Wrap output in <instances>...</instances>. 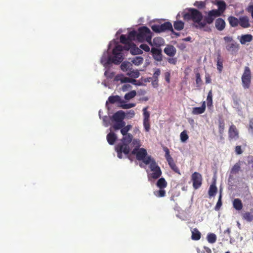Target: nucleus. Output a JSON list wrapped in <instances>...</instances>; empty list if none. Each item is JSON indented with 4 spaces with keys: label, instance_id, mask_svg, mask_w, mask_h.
Instances as JSON below:
<instances>
[{
    "label": "nucleus",
    "instance_id": "obj_42",
    "mask_svg": "<svg viewBox=\"0 0 253 253\" xmlns=\"http://www.w3.org/2000/svg\"><path fill=\"white\" fill-rule=\"evenodd\" d=\"M147 107L143 109V121H149L150 120V113L147 111Z\"/></svg>",
    "mask_w": 253,
    "mask_h": 253
},
{
    "label": "nucleus",
    "instance_id": "obj_64",
    "mask_svg": "<svg viewBox=\"0 0 253 253\" xmlns=\"http://www.w3.org/2000/svg\"><path fill=\"white\" fill-rule=\"evenodd\" d=\"M124 127L127 130V131H128L131 128V125H127L126 126H124Z\"/></svg>",
    "mask_w": 253,
    "mask_h": 253
},
{
    "label": "nucleus",
    "instance_id": "obj_32",
    "mask_svg": "<svg viewBox=\"0 0 253 253\" xmlns=\"http://www.w3.org/2000/svg\"><path fill=\"white\" fill-rule=\"evenodd\" d=\"M126 75L130 77L133 78H137L140 75V73L137 70H131L128 72Z\"/></svg>",
    "mask_w": 253,
    "mask_h": 253
},
{
    "label": "nucleus",
    "instance_id": "obj_18",
    "mask_svg": "<svg viewBox=\"0 0 253 253\" xmlns=\"http://www.w3.org/2000/svg\"><path fill=\"white\" fill-rule=\"evenodd\" d=\"M100 62L104 66H106L108 64L112 63V59H111V55L108 51L107 53H103L101 58Z\"/></svg>",
    "mask_w": 253,
    "mask_h": 253
},
{
    "label": "nucleus",
    "instance_id": "obj_62",
    "mask_svg": "<svg viewBox=\"0 0 253 253\" xmlns=\"http://www.w3.org/2000/svg\"><path fill=\"white\" fill-rule=\"evenodd\" d=\"M169 76H170V74L169 73H166V80L167 82H169Z\"/></svg>",
    "mask_w": 253,
    "mask_h": 253
},
{
    "label": "nucleus",
    "instance_id": "obj_22",
    "mask_svg": "<svg viewBox=\"0 0 253 253\" xmlns=\"http://www.w3.org/2000/svg\"><path fill=\"white\" fill-rule=\"evenodd\" d=\"M215 27L219 31L223 30L225 26V22L224 20L221 18H218L215 21Z\"/></svg>",
    "mask_w": 253,
    "mask_h": 253
},
{
    "label": "nucleus",
    "instance_id": "obj_23",
    "mask_svg": "<svg viewBox=\"0 0 253 253\" xmlns=\"http://www.w3.org/2000/svg\"><path fill=\"white\" fill-rule=\"evenodd\" d=\"M165 53L169 56H172L176 53V49L173 46L168 45L164 49Z\"/></svg>",
    "mask_w": 253,
    "mask_h": 253
},
{
    "label": "nucleus",
    "instance_id": "obj_40",
    "mask_svg": "<svg viewBox=\"0 0 253 253\" xmlns=\"http://www.w3.org/2000/svg\"><path fill=\"white\" fill-rule=\"evenodd\" d=\"M174 27L177 30H181L184 27V23L181 21H177L174 23Z\"/></svg>",
    "mask_w": 253,
    "mask_h": 253
},
{
    "label": "nucleus",
    "instance_id": "obj_61",
    "mask_svg": "<svg viewBox=\"0 0 253 253\" xmlns=\"http://www.w3.org/2000/svg\"><path fill=\"white\" fill-rule=\"evenodd\" d=\"M158 79H155V80L152 82V84L154 87H156L158 86Z\"/></svg>",
    "mask_w": 253,
    "mask_h": 253
},
{
    "label": "nucleus",
    "instance_id": "obj_21",
    "mask_svg": "<svg viewBox=\"0 0 253 253\" xmlns=\"http://www.w3.org/2000/svg\"><path fill=\"white\" fill-rule=\"evenodd\" d=\"M122 100V99L121 98L120 96L118 95L110 96L108 98L109 102H110L111 104L116 103L119 106H120Z\"/></svg>",
    "mask_w": 253,
    "mask_h": 253
},
{
    "label": "nucleus",
    "instance_id": "obj_1",
    "mask_svg": "<svg viewBox=\"0 0 253 253\" xmlns=\"http://www.w3.org/2000/svg\"><path fill=\"white\" fill-rule=\"evenodd\" d=\"M152 33L149 29L146 27H140L138 31H131L128 32L127 36L122 35L120 37V42L126 43L128 40L137 41L139 42L146 41L151 44Z\"/></svg>",
    "mask_w": 253,
    "mask_h": 253
},
{
    "label": "nucleus",
    "instance_id": "obj_11",
    "mask_svg": "<svg viewBox=\"0 0 253 253\" xmlns=\"http://www.w3.org/2000/svg\"><path fill=\"white\" fill-rule=\"evenodd\" d=\"M132 153L135 155L138 160H142L144 163V161L149 158H152L147 156L146 150L144 148H135L132 152Z\"/></svg>",
    "mask_w": 253,
    "mask_h": 253
},
{
    "label": "nucleus",
    "instance_id": "obj_46",
    "mask_svg": "<svg viewBox=\"0 0 253 253\" xmlns=\"http://www.w3.org/2000/svg\"><path fill=\"white\" fill-rule=\"evenodd\" d=\"M188 139V136L185 130L183 131L180 133V140L181 142H185Z\"/></svg>",
    "mask_w": 253,
    "mask_h": 253
},
{
    "label": "nucleus",
    "instance_id": "obj_63",
    "mask_svg": "<svg viewBox=\"0 0 253 253\" xmlns=\"http://www.w3.org/2000/svg\"><path fill=\"white\" fill-rule=\"evenodd\" d=\"M204 249H205V252L207 253H211V250L208 247H204Z\"/></svg>",
    "mask_w": 253,
    "mask_h": 253
},
{
    "label": "nucleus",
    "instance_id": "obj_36",
    "mask_svg": "<svg viewBox=\"0 0 253 253\" xmlns=\"http://www.w3.org/2000/svg\"><path fill=\"white\" fill-rule=\"evenodd\" d=\"M207 103L208 107H211L212 105V91L211 90L208 94L207 98Z\"/></svg>",
    "mask_w": 253,
    "mask_h": 253
},
{
    "label": "nucleus",
    "instance_id": "obj_4",
    "mask_svg": "<svg viewBox=\"0 0 253 253\" xmlns=\"http://www.w3.org/2000/svg\"><path fill=\"white\" fill-rule=\"evenodd\" d=\"M121 129V132L123 135V137L122 139V142L116 147L118 157L120 159L123 158L122 153L126 156L129 153L130 148L128 145L131 142L132 139V135L130 133H127L128 131L124 126Z\"/></svg>",
    "mask_w": 253,
    "mask_h": 253
},
{
    "label": "nucleus",
    "instance_id": "obj_10",
    "mask_svg": "<svg viewBox=\"0 0 253 253\" xmlns=\"http://www.w3.org/2000/svg\"><path fill=\"white\" fill-rule=\"evenodd\" d=\"M133 40H128L126 43H123L125 44V48L126 51L130 50L132 54H140L142 53V51L132 42Z\"/></svg>",
    "mask_w": 253,
    "mask_h": 253
},
{
    "label": "nucleus",
    "instance_id": "obj_49",
    "mask_svg": "<svg viewBox=\"0 0 253 253\" xmlns=\"http://www.w3.org/2000/svg\"><path fill=\"white\" fill-rule=\"evenodd\" d=\"M221 195L220 194L218 198V200L216 203V205L215 207V211H218L220 208L221 207L222 205V202H221Z\"/></svg>",
    "mask_w": 253,
    "mask_h": 253
},
{
    "label": "nucleus",
    "instance_id": "obj_37",
    "mask_svg": "<svg viewBox=\"0 0 253 253\" xmlns=\"http://www.w3.org/2000/svg\"><path fill=\"white\" fill-rule=\"evenodd\" d=\"M136 95V92L135 90H132L126 93L124 96V98L126 100H129L131 99L134 98Z\"/></svg>",
    "mask_w": 253,
    "mask_h": 253
},
{
    "label": "nucleus",
    "instance_id": "obj_6",
    "mask_svg": "<svg viewBox=\"0 0 253 253\" xmlns=\"http://www.w3.org/2000/svg\"><path fill=\"white\" fill-rule=\"evenodd\" d=\"M215 4L218 6V9L211 10L208 12V15L205 17L203 20H205L206 25L207 24H211L213 22L214 19L221 15L226 8V4L225 2L221 0H217Z\"/></svg>",
    "mask_w": 253,
    "mask_h": 253
},
{
    "label": "nucleus",
    "instance_id": "obj_53",
    "mask_svg": "<svg viewBox=\"0 0 253 253\" xmlns=\"http://www.w3.org/2000/svg\"><path fill=\"white\" fill-rule=\"evenodd\" d=\"M164 151L166 153L165 157L167 159V161H168L170 159H172L171 157V156H170L169 150L167 148H166V147L164 148Z\"/></svg>",
    "mask_w": 253,
    "mask_h": 253
},
{
    "label": "nucleus",
    "instance_id": "obj_5",
    "mask_svg": "<svg viewBox=\"0 0 253 253\" xmlns=\"http://www.w3.org/2000/svg\"><path fill=\"white\" fill-rule=\"evenodd\" d=\"M144 164L149 165L150 170H147L148 180L152 181L158 178L162 174L160 168L153 158H149L144 161Z\"/></svg>",
    "mask_w": 253,
    "mask_h": 253
},
{
    "label": "nucleus",
    "instance_id": "obj_26",
    "mask_svg": "<svg viewBox=\"0 0 253 253\" xmlns=\"http://www.w3.org/2000/svg\"><path fill=\"white\" fill-rule=\"evenodd\" d=\"M117 139L116 135L113 132H110L107 135V140L108 142L110 145L114 144L116 140Z\"/></svg>",
    "mask_w": 253,
    "mask_h": 253
},
{
    "label": "nucleus",
    "instance_id": "obj_45",
    "mask_svg": "<svg viewBox=\"0 0 253 253\" xmlns=\"http://www.w3.org/2000/svg\"><path fill=\"white\" fill-rule=\"evenodd\" d=\"M243 216V218L248 221L250 222L253 220V215L249 212L245 213Z\"/></svg>",
    "mask_w": 253,
    "mask_h": 253
},
{
    "label": "nucleus",
    "instance_id": "obj_25",
    "mask_svg": "<svg viewBox=\"0 0 253 253\" xmlns=\"http://www.w3.org/2000/svg\"><path fill=\"white\" fill-rule=\"evenodd\" d=\"M132 64L130 62L125 61L121 66L122 70L124 72H129L132 69Z\"/></svg>",
    "mask_w": 253,
    "mask_h": 253
},
{
    "label": "nucleus",
    "instance_id": "obj_35",
    "mask_svg": "<svg viewBox=\"0 0 253 253\" xmlns=\"http://www.w3.org/2000/svg\"><path fill=\"white\" fill-rule=\"evenodd\" d=\"M154 194L157 197H163L166 195V191L163 189H159L154 191Z\"/></svg>",
    "mask_w": 253,
    "mask_h": 253
},
{
    "label": "nucleus",
    "instance_id": "obj_39",
    "mask_svg": "<svg viewBox=\"0 0 253 253\" xmlns=\"http://www.w3.org/2000/svg\"><path fill=\"white\" fill-rule=\"evenodd\" d=\"M217 69L219 72H221L223 69V61L220 58V55H218L217 58Z\"/></svg>",
    "mask_w": 253,
    "mask_h": 253
},
{
    "label": "nucleus",
    "instance_id": "obj_27",
    "mask_svg": "<svg viewBox=\"0 0 253 253\" xmlns=\"http://www.w3.org/2000/svg\"><path fill=\"white\" fill-rule=\"evenodd\" d=\"M233 206L237 211H240L243 208L242 203L239 199H235L233 200Z\"/></svg>",
    "mask_w": 253,
    "mask_h": 253
},
{
    "label": "nucleus",
    "instance_id": "obj_3",
    "mask_svg": "<svg viewBox=\"0 0 253 253\" xmlns=\"http://www.w3.org/2000/svg\"><path fill=\"white\" fill-rule=\"evenodd\" d=\"M183 17L186 20H192L197 28L204 29L206 31L210 30L209 27H206V22L205 20H203L202 13L197 9L190 8L187 11H184Z\"/></svg>",
    "mask_w": 253,
    "mask_h": 253
},
{
    "label": "nucleus",
    "instance_id": "obj_60",
    "mask_svg": "<svg viewBox=\"0 0 253 253\" xmlns=\"http://www.w3.org/2000/svg\"><path fill=\"white\" fill-rule=\"evenodd\" d=\"M247 10L248 12H251L252 14V16L253 19V5H250L247 8Z\"/></svg>",
    "mask_w": 253,
    "mask_h": 253
},
{
    "label": "nucleus",
    "instance_id": "obj_52",
    "mask_svg": "<svg viewBox=\"0 0 253 253\" xmlns=\"http://www.w3.org/2000/svg\"><path fill=\"white\" fill-rule=\"evenodd\" d=\"M194 5L199 8H202L205 6V3L203 1H196Z\"/></svg>",
    "mask_w": 253,
    "mask_h": 253
},
{
    "label": "nucleus",
    "instance_id": "obj_16",
    "mask_svg": "<svg viewBox=\"0 0 253 253\" xmlns=\"http://www.w3.org/2000/svg\"><path fill=\"white\" fill-rule=\"evenodd\" d=\"M237 39L242 44H245L246 43L250 42L253 40V36L251 34L242 35L240 36H238Z\"/></svg>",
    "mask_w": 253,
    "mask_h": 253
},
{
    "label": "nucleus",
    "instance_id": "obj_14",
    "mask_svg": "<svg viewBox=\"0 0 253 253\" xmlns=\"http://www.w3.org/2000/svg\"><path fill=\"white\" fill-rule=\"evenodd\" d=\"M115 80L116 81H120L122 83H130L135 85H140V84H136V81L135 79H130L128 77H125L123 74L117 75L115 78Z\"/></svg>",
    "mask_w": 253,
    "mask_h": 253
},
{
    "label": "nucleus",
    "instance_id": "obj_20",
    "mask_svg": "<svg viewBox=\"0 0 253 253\" xmlns=\"http://www.w3.org/2000/svg\"><path fill=\"white\" fill-rule=\"evenodd\" d=\"M206 110V102L204 101L202 106L200 107H194L192 109V113L193 115H199L203 113Z\"/></svg>",
    "mask_w": 253,
    "mask_h": 253
},
{
    "label": "nucleus",
    "instance_id": "obj_55",
    "mask_svg": "<svg viewBox=\"0 0 253 253\" xmlns=\"http://www.w3.org/2000/svg\"><path fill=\"white\" fill-rule=\"evenodd\" d=\"M161 73L160 70L159 69H155V72L153 74V78L154 79H158V77L160 76Z\"/></svg>",
    "mask_w": 253,
    "mask_h": 253
},
{
    "label": "nucleus",
    "instance_id": "obj_56",
    "mask_svg": "<svg viewBox=\"0 0 253 253\" xmlns=\"http://www.w3.org/2000/svg\"><path fill=\"white\" fill-rule=\"evenodd\" d=\"M135 115L134 111L133 110H129L127 112L126 114L127 118H132Z\"/></svg>",
    "mask_w": 253,
    "mask_h": 253
},
{
    "label": "nucleus",
    "instance_id": "obj_33",
    "mask_svg": "<svg viewBox=\"0 0 253 253\" xmlns=\"http://www.w3.org/2000/svg\"><path fill=\"white\" fill-rule=\"evenodd\" d=\"M143 58L141 56H136L133 58L131 62L136 66H139L143 63Z\"/></svg>",
    "mask_w": 253,
    "mask_h": 253
},
{
    "label": "nucleus",
    "instance_id": "obj_13",
    "mask_svg": "<svg viewBox=\"0 0 253 253\" xmlns=\"http://www.w3.org/2000/svg\"><path fill=\"white\" fill-rule=\"evenodd\" d=\"M229 138L230 140H236L239 138V132L236 127L232 125L228 130Z\"/></svg>",
    "mask_w": 253,
    "mask_h": 253
},
{
    "label": "nucleus",
    "instance_id": "obj_57",
    "mask_svg": "<svg viewBox=\"0 0 253 253\" xmlns=\"http://www.w3.org/2000/svg\"><path fill=\"white\" fill-rule=\"evenodd\" d=\"M131 86L128 84H125L122 86V90L123 91H127L129 88H131Z\"/></svg>",
    "mask_w": 253,
    "mask_h": 253
},
{
    "label": "nucleus",
    "instance_id": "obj_2",
    "mask_svg": "<svg viewBox=\"0 0 253 253\" xmlns=\"http://www.w3.org/2000/svg\"><path fill=\"white\" fill-rule=\"evenodd\" d=\"M108 52L111 55L112 62L115 64L120 63L124 59L125 52L126 51L116 40L111 41L108 45Z\"/></svg>",
    "mask_w": 253,
    "mask_h": 253
},
{
    "label": "nucleus",
    "instance_id": "obj_38",
    "mask_svg": "<svg viewBox=\"0 0 253 253\" xmlns=\"http://www.w3.org/2000/svg\"><path fill=\"white\" fill-rule=\"evenodd\" d=\"M208 241L211 244H213L216 242V236L213 233H210L207 236Z\"/></svg>",
    "mask_w": 253,
    "mask_h": 253
},
{
    "label": "nucleus",
    "instance_id": "obj_44",
    "mask_svg": "<svg viewBox=\"0 0 253 253\" xmlns=\"http://www.w3.org/2000/svg\"><path fill=\"white\" fill-rule=\"evenodd\" d=\"M225 124L223 120L219 121L218 129L220 134H222L224 130Z\"/></svg>",
    "mask_w": 253,
    "mask_h": 253
},
{
    "label": "nucleus",
    "instance_id": "obj_58",
    "mask_svg": "<svg viewBox=\"0 0 253 253\" xmlns=\"http://www.w3.org/2000/svg\"><path fill=\"white\" fill-rule=\"evenodd\" d=\"M235 152L237 154L240 155L243 153L241 147L240 146H237L235 148Z\"/></svg>",
    "mask_w": 253,
    "mask_h": 253
},
{
    "label": "nucleus",
    "instance_id": "obj_29",
    "mask_svg": "<svg viewBox=\"0 0 253 253\" xmlns=\"http://www.w3.org/2000/svg\"><path fill=\"white\" fill-rule=\"evenodd\" d=\"M242 163V162L239 161L238 163H236L233 166V167H232V168L231 170V174H236L240 170Z\"/></svg>",
    "mask_w": 253,
    "mask_h": 253
},
{
    "label": "nucleus",
    "instance_id": "obj_12",
    "mask_svg": "<svg viewBox=\"0 0 253 253\" xmlns=\"http://www.w3.org/2000/svg\"><path fill=\"white\" fill-rule=\"evenodd\" d=\"M192 179L193 181V186L195 189L199 188L202 184V176L198 172H194L192 175Z\"/></svg>",
    "mask_w": 253,
    "mask_h": 253
},
{
    "label": "nucleus",
    "instance_id": "obj_47",
    "mask_svg": "<svg viewBox=\"0 0 253 253\" xmlns=\"http://www.w3.org/2000/svg\"><path fill=\"white\" fill-rule=\"evenodd\" d=\"M196 83L197 87H199L202 84V80L199 73L196 74Z\"/></svg>",
    "mask_w": 253,
    "mask_h": 253
},
{
    "label": "nucleus",
    "instance_id": "obj_9",
    "mask_svg": "<svg viewBox=\"0 0 253 253\" xmlns=\"http://www.w3.org/2000/svg\"><path fill=\"white\" fill-rule=\"evenodd\" d=\"M251 80V72L249 67H245L244 73L242 77V82L244 88H248Z\"/></svg>",
    "mask_w": 253,
    "mask_h": 253
},
{
    "label": "nucleus",
    "instance_id": "obj_17",
    "mask_svg": "<svg viewBox=\"0 0 253 253\" xmlns=\"http://www.w3.org/2000/svg\"><path fill=\"white\" fill-rule=\"evenodd\" d=\"M239 25L242 28H248L250 27L249 18L247 16L239 17Z\"/></svg>",
    "mask_w": 253,
    "mask_h": 253
},
{
    "label": "nucleus",
    "instance_id": "obj_19",
    "mask_svg": "<svg viewBox=\"0 0 253 253\" xmlns=\"http://www.w3.org/2000/svg\"><path fill=\"white\" fill-rule=\"evenodd\" d=\"M151 51L155 60L158 61H161L162 57L161 49L156 48H152Z\"/></svg>",
    "mask_w": 253,
    "mask_h": 253
},
{
    "label": "nucleus",
    "instance_id": "obj_15",
    "mask_svg": "<svg viewBox=\"0 0 253 253\" xmlns=\"http://www.w3.org/2000/svg\"><path fill=\"white\" fill-rule=\"evenodd\" d=\"M170 28H171V25L169 23H166L161 25H154L152 26V29L157 33H161Z\"/></svg>",
    "mask_w": 253,
    "mask_h": 253
},
{
    "label": "nucleus",
    "instance_id": "obj_30",
    "mask_svg": "<svg viewBox=\"0 0 253 253\" xmlns=\"http://www.w3.org/2000/svg\"><path fill=\"white\" fill-rule=\"evenodd\" d=\"M228 21L232 27H235L239 25V18L230 16L228 18Z\"/></svg>",
    "mask_w": 253,
    "mask_h": 253
},
{
    "label": "nucleus",
    "instance_id": "obj_28",
    "mask_svg": "<svg viewBox=\"0 0 253 253\" xmlns=\"http://www.w3.org/2000/svg\"><path fill=\"white\" fill-rule=\"evenodd\" d=\"M156 185L159 189H165L167 186V182L165 178H161L157 182Z\"/></svg>",
    "mask_w": 253,
    "mask_h": 253
},
{
    "label": "nucleus",
    "instance_id": "obj_54",
    "mask_svg": "<svg viewBox=\"0 0 253 253\" xmlns=\"http://www.w3.org/2000/svg\"><path fill=\"white\" fill-rule=\"evenodd\" d=\"M140 47L146 52L150 51V47L146 44H141L140 45Z\"/></svg>",
    "mask_w": 253,
    "mask_h": 253
},
{
    "label": "nucleus",
    "instance_id": "obj_51",
    "mask_svg": "<svg viewBox=\"0 0 253 253\" xmlns=\"http://www.w3.org/2000/svg\"><path fill=\"white\" fill-rule=\"evenodd\" d=\"M248 130L250 133L253 134V119L250 120Z\"/></svg>",
    "mask_w": 253,
    "mask_h": 253
},
{
    "label": "nucleus",
    "instance_id": "obj_48",
    "mask_svg": "<svg viewBox=\"0 0 253 253\" xmlns=\"http://www.w3.org/2000/svg\"><path fill=\"white\" fill-rule=\"evenodd\" d=\"M143 125L145 128V130L147 132L149 131L150 129V125L149 121H143Z\"/></svg>",
    "mask_w": 253,
    "mask_h": 253
},
{
    "label": "nucleus",
    "instance_id": "obj_59",
    "mask_svg": "<svg viewBox=\"0 0 253 253\" xmlns=\"http://www.w3.org/2000/svg\"><path fill=\"white\" fill-rule=\"evenodd\" d=\"M104 75L106 77L109 78H112L114 76L113 73L110 72L109 71H106Z\"/></svg>",
    "mask_w": 253,
    "mask_h": 253
},
{
    "label": "nucleus",
    "instance_id": "obj_7",
    "mask_svg": "<svg viewBox=\"0 0 253 253\" xmlns=\"http://www.w3.org/2000/svg\"><path fill=\"white\" fill-rule=\"evenodd\" d=\"M125 114L123 111H119L115 113L112 117L113 122V127L115 130H118L126 125L125 122L123 121Z\"/></svg>",
    "mask_w": 253,
    "mask_h": 253
},
{
    "label": "nucleus",
    "instance_id": "obj_41",
    "mask_svg": "<svg viewBox=\"0 0 253 253\" xmlns=\"http://www.w3.org/2000/svg\"><path fill=\"white\" fill-rule=\"evenodd\" d=\"M167 161H168V162L169 163V165L170 167V168L174 171H175V172H178V173H179V170H178V168H177V167L176 166V165H175V164H174V163L173 162V159H170V160H168Z\"/></svg>",
    "mask_w": 253,
    "mask_h": 253
},
{
    "label": "nucleus",
    "instance_id": "obj_24",
    "mask_svg": "<svg viewBox=\"0 0 253 253\" xmlns=\"http://www.w3.org/2000/svg\"><path fill=\"white\" fill-rule=\"evenodd\" d=\"M150 44L160 47L164 44V41L162 38L156 37L153 39V42H151V44Z\"/></svg>",
    "mask_w": 253,
    "mask_h": 253
},
{
    "label": "nucleus",
    "instance_id": "obj_34",
    "mask_svg": "<svg viewBox=\"0 0 253 253\" xmlns=\"http://www.w3.org/2000/svg\"><path fill=\"white\" fill-rule=\"evenodd\" d=\"M200 232L197 229H194L192 231V239L194 240H198L200 239Z\"/></svg>",
    "mask_w": 253,
    "mask_h": 253
},
{
    "label": "nucleus",
    "instance_id": "obj_50",
    "mask_svg": "<svg viewBox=\"0 0 253 253\" xmlns=\"http://www.w3.org/2000/svg\"><path fill=\"white\" fill-rule=\"evenodd\" d=\"M132 144L135 148H139V147L141 146L140 142L139 139H134L133 140H131Z\"/></svg>",
    "mask_w": 253,
    "mask_h": 253
},
{
    "label": "nucleus",
    "instance_id": "obj_31",
    "mask_svg": "<svg viewBox=\"0 0 253 253\" xmlns=\"http://www.w3.org/2000/svg\"><path fill=\"white\" fill-rule=\"evenodd\" d=\"M134 106H135V103L126 104L123 99H122L121 103L119 106L120 107L125 109H129L134 107Z\"/></svg>",
    "mask_w": 253,
    "mask_h": 253
},
{
    "label": "nucleus",
    "instance_id": "obj_8",
    "mask_svg": "<svg viewBox=\"0 0 253 253\" xmlns=\"http://www.w3.org/2000/svg\"><path fill=\"white\" fill-rule=\"evenodd\" d=\"M225 43L226 49L231 54H236L239 50L240 45L237 43L232 37L225 36L223 38Z\"/></svg>",
    "mask_w": 253,
    "mask_h": 253
},
{
    "label": "nucleus",
    "instance_id": "obj_43",
    "mask_svg": "<svg viewBox=\"0 0 253 253\" xmlns=\"http://www.w3.org/2000/svg\"><path fill=\"white\" fill-rule=\"evenodd\" d=\"M217 188L215 185L212 184L210 187L209 194L210 196H213L216 193Z\"/></svg>",
    "mask_w": 253,
    "mask_h": 253
}]
</instances>
